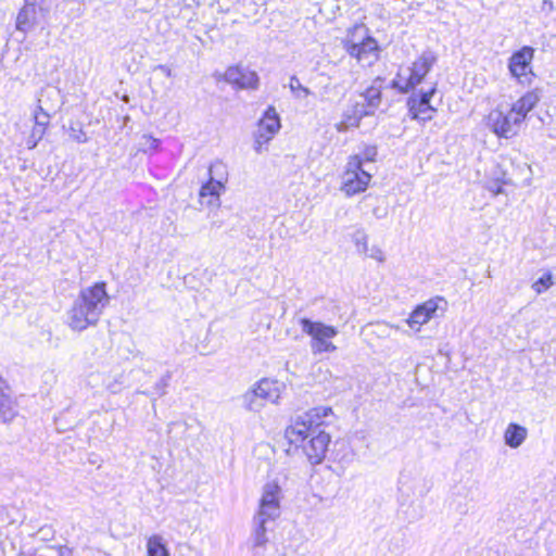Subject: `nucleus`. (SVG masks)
Masks as SVG:
<instances>
[{
	"mask_svg": "<svg viewBox=\"0 0 556 556\" xmlns=\"http://www.w3.org/2000/svg\"><path fill=\"white\" fill-rule=\"evenodd\" d=\"M282 490L277 481H268L262 489L256 517L262 520H276L280 516Z\"/></svg>",
	"mask_w": 556,
	"mask_h": 556,
	"instance_id": "11",
	"label": "nucleus"
},
{
	"mask_svg": "<svg viewBox=\"0 0 556 556\" xmlns=\"http://www.w3.org/2000/svg\"><path fill=\"white\" fill-rule=\"evenodd\" d=\"M342 45L346 53L362 66H371L379 59V46L364 25L349 29Z\"/></svg>",
	"mask_w": 556,
	"mask_h": 556,
	"instance_id": "3",
	"label": "nucleus"
},
{
	"mask_svg": "<svg viewBox=\"0 0 556 556\" xmlns=\"http://www.w3.org/2000/svg\"><path fill=\"white\" fill-rule=\"evenodd\" d=\"M155 70L168 78L172 77V70L167 65H159Z\"/></svg>",
	"mask_w": 556,
	"mask_h": 556,
	"instance_id": "34",
	"label": "nucleus"
},
{
	"mask_svg": "<svg viewBox=\"0 0 556 556\" xmlns=\"http://www.w3.org/2000/svg\"><path fill=\"white\" fill-rule=\"evenodd\" d=\"M28 15H29V9L24 8L22 9L16 17V28L21 31H26L28 29L29 23H28Z\"/></svg>",
	"mask_w": 556,
	"mask_h": 556,
	"instance_id": "28",
	"label": "nucleus"
},
{
	"mask_svg": "<svg viewBox=\"0 0 556 556\" xmlns=\"http://www.w3.org/2000/svg\"><path fill=\"white\" fill-rule=\"evenodd\" d=\"M434 62L435 56L432 53H422L410 66L399 71L393 86L402 92L409 91L422 81Z\"/></svg>",
	"mask_w": 556,
	"mask_h": 556,
	"instance_id": "8",
	"label": "nucleus"
},
{
	"mask_svg": "<svg viewBox=\"0 0 556 556\" xmlns=\"http://www.w3.org/2000/svg\"><path fill=\"white\" fill-rule=\"evenodd\" d=\"M534 58V49L525 46L515 51L508 59L507 68L510 76L521 86H530L534 78L532 71V61Z\"/></svg>",
	"mask_w": 556,
	"mask_h": 556,
	"instance_id": "9",
	"label": "nucleus"
},
{
	"mask_svg": "<svg viewBox=\"0 0 556 556\" xmlns=\"http://www.w3.org/2000/svg\"><path fill=\"white\" fill-rule=\"evenodd\" d=\"M330 415H332V408L329 406H317L303 414L306 420L317 429Z\"/></svg>",
	"mask_w": 556,
	"mask_h": 556,
	"instance_id": "23",
	"label": "nucleus"
},
{
	"mask_svg": "<svg viewBox=\"0 0 556 556\" xmlns=\"http://www.w3.org/2000/svg\"><path fill=\"white\" fill-rule=\"evenodd\" d=\"M542 10L545 12H552L554 10V3L552 0H544L542 4Z\"/></svg>",
	"mask_w": 556,
	"mask_h": 556,
	"instance_id": "35",
	"label": "nucleus"
},
{
	"mask_svg": "<svg viewBox=\"0 0 556 556\" xmlns=\"http://www.w3.org/2000/svg\"><path fill=\"white\" fill-rule=\"evenodd\" d=\"M554 285L553 275L545 273L542 277L532 283V289L536 294L547 291Z\"/></svg>",
	"mask_w": 556,
	"mask_h": 556,
	"instance_id": "26",
	"label": "nucleus"
},
{
	"mask_svg": "<svg viewBox=\"0 0 556 556\" xmlns=\"http://www.w3.org/2000/svg\"><path fill=\"white\" fill-rule=\"evenodd\" d=\"M9 394L5 381L0 377V397Z\"/></svg>",
	"mask_w": 556,
	"mask_h": 556,
	"instance_id": "36",
	"label": "nucleus"
},
{
	"mask_svg": "<svg viewBox=\"0 0 556 556\" xmlns=\"http://www.w3.org/2000/svg\"><path fill=\"white\" fill-rule=\"evenodd\" d=\"M286 390L283 381L262 378L243 394V405L250 412H261L267 403L279 405Z\"/></svg>",
	"mask_w": 556,
	"mask_h": 556,
	"instance_id": "4",
	"label": "nucleus"
},
{
	"mask_svg": "<svg viewBox=\"0 0 556 556\" xmlns=\"http://www.w3.org/2000/svg\"><path fill=\"white\" fill-rule=\"evenodd\" d=\"M435 85H433L427 91H422L418 94H413L408 99L407 104L412 118L422 123L432 119L437 110L430 104V100L435 93Z\"/></svg>",
	"mask_w": 556,
	"mask_h": 556,
	"instance_id": "12",
	"label": "nucleus"
},
{
	"mask_svg": "<svg viewBox=\"0 0 556 556\" xmlns=\"http://www.w3.org/2000/svg\"><path fill=\"white\" fill-rule=\"evenodd\" d=\"M35 125L39 127H46L49 123V115L39 108V111L35 113Z\"/></svg>",
	"mask_w": 556,
	"mask_h": 556,
	"instance_id": "32",
	"label": "nucleus"
},
{
	"mask_svg": "<svg viewBox=\"0 0 556 556\" xmlns=\"http://www.w3.org/2000/svg\"><path fill=\"white\" fill-rule=\"evenodd\" d=\"M361 111H355L352 105L348 106L342 113L341 119L334 125L339 132H345L350 129L357 128L362 121Z\"/></svg>",
	"mask_w": 556,
	"mask_h": 556,
	"instance_id": "20",
	"label": "nucleus"
},
{
	"mask_svg": "<svg viewBox=\"0 0 556 556\" xmlns=\"http://www.w3.org/2000/svg\"><path fill=\"white\" fill-rule=\"evenodd\" d=\"M46 132V127H39L37 125L34 126L33 128V131H31V138H36L37 140H41L43 135Z\"/></svg>",
	"mask_w": 556,
	"mask_h": 556,
	"instance_id": "33",
	"label": "nucleus"
},
{
	"mask_svg": "<svg viewBox=\"0 0 556 556\" xmlns=\"http://www.w3.org/2000/svg\"><path fill=\"white\" fill-rule=\"evenodd\" d=\"M381 101V92L377 87H369L364 92L359 93L354 101L352 106L355 111H361V116H369L375 113Z\"/></svg>",
	"mask_w": 556,
	"mask_h": 556,
	"instance_id": "17",
	"label": "nucleus"
},
{
	"mask_svg": "<svg viewBox=\"0 0 556 556\" xmlns=\"http://www.w3.org/2000/svg\"><path fill=\"white\" fill-rule=\"evenodd\" d=\"M441 303H445L442 298H433L424 302L409 314L406 324L413 331H420L421 327L435 316Z\"/></svg>",
	"mask_w": 556,
	"mask_h": 556,
	"instance_id": "14",
	"label": "nucleus"
},
{
	"mask_svg": "<svg viewBox=\"0 0 556 556\" xmlns=\"http://www.w3.org/2000/svg\"><path fill=\"white\" fill-rule=\"evenodd\" d=\"M363 160V167H365V163L375 162L377 157V148L374 146H368L363 149V151L358 154Z\"/></svg>",
	"mask_w": 556,
	"mask_h": 556,
	"instance_id": "30",
	"label": "nucleus"
},
{
	"mask_svg": "<svg viewBox=\"0 0 556 556\" xmlns=\"http://www.w3.org/2000/svg\"><path fill=\"white\" fill-rule=\"evenodd\" d=\"M77 140L80 141V142H85L87 139H86V136L83 135V136H78Z\"/></svg>",
	"mask_w": 556,
	"mask_h": 556,
	"instance_id": "38",
	"label": "nucleus"
},
{
	"mask_svg": "<svg viewBox=\"0 0 556 556\" xmlns=\"http://www.w3.org/2000/svg\"><path fill=\"white\" fill-rule=\"evenodd\" d=\"M220 79L232 85L237 89H256L258 87V76L254 71L241 66L228 67Z\"/></svg>",
	"mask_w": 556,
	"mask_h": 556,
	"instance_id": "15",
	"label": "nucleus"
},
{
	"mask_svg": "<svg viewBox=\"0 0 556 556\" xmlns=\"http://www.w3.org/2000/svg\"><path fill=\"white\" fill-rule=\"evenodd\" d=\"M377 328L379 330V334L382 336V337H389L390 336V330L391 329H394V330H399L400 327L396 326V325H393V324H390V323H377Z\"/></svg>",
	"mask_w": 556,
	"mask_h": 556,
	"instance_id": "31",
	"label": "nucleus"
},
{
	"mask_svg": "<svg viewBox=\"0 0 556 556\" xmlns=\"http://www.w3.org/2000/svg\"><path fill=\"white\" fill-rule=\"evenodd\" d=\"M159 146H160V140L156 139V138H153L152 136L150 135H144L142 137V142H141V150L143 152H149V151H154V150H157L159 149Z\"/></svg>",
	"mask_w": 556,
	"mask_h": 556,
	"instance_id": "29",
	"label": "nucleus"
},
{
	"mask_svg": "<svg viewBox=\"0 0 556 556\" xmlns=\"http://www.w3.org/2000/svg\"><path fill=\"white\" fill-rule=\"evenodd\" d=\"M269 520H262L260 517H254V529L251 534V542L254 547H262L264 546L267 541V529L266 523Z\"/></svg>",
	"mask_w": 556,
	"mask_h": 556,
	"instance_id": "21",
	"label": "nucleus"
},
{
	"mask_svg": "<svg viewBox=\"0 0 556 556\" xmlns=\"http://www.w3.org/2000/svg\"><path fill=\"white\" fill-rule=\"evenodd\" d=\"M299 323L302 331L311 338V350L314 354L333 353L337 351L338 348L332 342V339L339 333L337 327L308 318H301Z\"/></svg>",
	"mask_w": 556,
	"mask_h": 556,
	"instance_id": "5",
	"label": "nucleus"
},
{
	"mask_svg": "<svg viewBox=\"0 0 556 556\" xmlns=\"http://www.w3.org/2000/svg\"><path fill=\"white\" fill-rule=\"evenodd\" d=\"M39 140H37L36 138H31V136L28 138L27 140V146H28V149H34L36 148V146L38 144Z\"/></svg>",
	"mask_w": 556,
	"mask_h": 556,
	"instance_id": "37",
	"label": "nucleus"
},
{
	"mask_svg": "<svg viewBox=\"0 0 556 556\" xmlns=\"http://www.w3.org/2000/svg\"><path fill=\"white\" fill-rule=\"evenodd\" d=\"M123 100H124V101H128V97H127V96H125V97L123 98Z\"/></svg>",
	"mask_w": 556,
	"mask_h": 556,
	"instance_id": "41",
	"label": "nucleus"
},
{
	"mask_svg": "<svg viewBox=\"0 0 556 556\" xmlns=\"http://www.w3.org/2000/svg\"><path fill=\"white\" fill-rule=\"evenodd\" d=\"M110 302L104 282H97L80 291L67 312V325L74 331L96 326Z\"/></svg>",
	"mask_w": 556,
	"mask_h": 556,
	"instance_id": "2",
	"label": "nucleus"
},
{
	"mask_svg": "<svg viewBox=\"0 0 556 556\" xmlns=\"http://www.w3.org/2000/svg\"><path fill=\"white\" fill-rule=\"evenodd\" d=\"M372 175L363 167V160L359 155H350L348 157L344 170L341 175L340 190L346 197L366 191Z\"/></svg>",
	"mask_w": 556,
	"mask_h": 556,
	"instance_id": "6",
	"label": "nucleus"
},
{
	"mask_svg": "<svg viewBox=\"0 0 556 556\" xmlns=\"http://www.w3.org/2000/svg\"><path fill=\"white\" fill-rule=\"evenodd\" d=\"M352 240L356 247L358 253L370 257L379 263H383L386 261V255L383 250L374 244H368V238L364 230L358 229L353 233Z\"/></svg>",
	"mask_w": 556,
	"mask_h": 556,
	"instance_id": "18",
	"label": "nucleus"
},
{
	"mask_svg": "<svg viewBox=\"0 0 556 556\" xmlns=\"http://www.w3.org/2000/svg\"><path fill=\"white\" fill-rule=\"evenodd\" d=\"M281 128L280 117L274 106L267 108L258 122L254 136V151L258 154L267 150L268 143Z\"/></svg>",
	"mask_w": 556,
	"mask_h": 556,
	"instance_id": "10",
	"label": "nucleus"
},
{
	"mask_svg": "<svg viewBox=\"0 0 556 556\" xmlns=\"http://www.w3.org/2000/svg\"><path fill=\"white\" fill-rule=\"evenodd\" d=\"M541 100L539 89H531L518 98L510 106L496 105L484 115L482 124L494 136L500 139L516 137L528 114L538 105Z\"/></svg>",
	"mask_w": 556,
	"mask_h": 556,
	"instance_id": "1",
	"label": "nucleus"
},
{
	"mask_svg": "<svg viewBox=\"0 0 556 556\" xmlns=\"http://www.w3.org/2000/svg\"><path fill=\"white\" fill-rule=\"evenodd\" d=\"M108 388L111 390V392L115 393L117 392V388L115 386H108Z\"/></svg>",
	"mask_w": 556,
	"mask_h": 556,
	"instance_id": "39",
	"label": "nucleus"
},
{
	"mask_svg": "<svg viewBox=\"0 0 556 556\" xmlns=\"http://www.w3.org/2000/svg\"><path fill=\"white\" fill-rule=\"evenodd\" d=\"M509 180L506 178V175L503 174L501 177L495 180L486 182V190L494 197L504 193L503 185H507Z\"/></svg>",
	"mask_w": 556,
	"mask_h": 556,
	"instance_id": "27",
	"label": "nucleus"
},
{
	"mask_svg": "<svg viewBox=\"0 0 556 556\" xmlns=\"http://www.w3.org/2000/svg\"><path fill=\"white\" fill-rule=\"evenodd\" d=\"M317 430L314 425L301 415L287 427L285 435L290 444L301 447L313 435V432Z\"/></svg>",
	"mask_w": 556,
	"mask_h": 556,
	"instance_id": "16",
	"label": "nucleus"
},
{
	"mask_svg": "<svg viewBox=\"0 0 556 556\" xmlns=\"http://www.w3.org/2000/svg\"><path fill=\"white\" fill-rule=\"evenodd\" d=\"M331 86L330 85H327L325 86V90L324 92L321 93L323 97H325L327 94V90L330 88Z\"/></svg>",
	"mask_w": 556,
	"mask_h": 556,
	"instance_id": "40",
	"label": "nucleus"
},
{
	"mask_svg": "<svg viewBox=\"0 0 556 556\" xmlns=\"http://www.w3.org/2000/svg\"><path fill=\"white\" fill-rule=\"evenodd\" d=\"M330 441V435L318 429L301 448L311 464L318 465L325 459Z\"/></svg>",
	"mask_w": 556,
	"mask_h": 556,
	"instance_id": "13",
	"label": "nucleus"
},
{
	"mask_svg": "<svg viewBox=\"0 0 556 556\" xmlns=\"http://www.w3.org/2000/svg\"><path fill=\"white\" fill-rule=\"evenodd\" d=\"M148 556H169L166 542L159 534L151 535L147 542Z\"/></svg>",
	"mask_w": 556,
	"mask_h": 556,
	"instance_id": "22",
	"label": "nucleus"
},
{
	"mask_svg": "<svg viewBox=\"0 0 556 556\" xmlns=\"http://www.w3.org/2000/svg\"><path fill=\"white\" fill-rule=\"evenodd\" d=\"M228 179L227 166L222 161H214L208 167V180L202 185L199 191L200 200L207 206L218 207L220 195L226 189Z\"/></svg>",
	"mask_w": 556,
	"mask_h": 556,
	"instance_id": "7",
	"label": "nucleus"
},
{
	"mask_svg": "<svg viewBox=\"0 0 556 556\" xmlns=\"http://www.w3.org/2000/svg\"><path fill=\"white\" fill-rule=\"evenodd\" d=\"M16 415L14 403L9 394L0 397V421L9 422Z\"/></svg>",
	"mask_w": 556,
	"mask_h": 556,
	"instance_id": "24",
	"label": "nucleus"
},
{
	"mask_svg": "<svg viewBox=\"0 0 556 556\" xmlns=\"http://www.w3.org/2000/svg\"><path fill=\"white\" fill-rule=\"evenodd\" d=\"M289 88L293 97L298 100H304L312 94V91L303 86L296 76L290 78Z\"/></svg>",
	"mask_w": 556,
	"mask_h": 556,
	"instance_id": "25",
	"label": "nucleus"
},
{
	"mask_svg": "<svg viewBox=\"0 0 556 556\" xmlns=\"http://www.w3.org/2000/svg\"><path fill=\"white\" fill-rule=\"evenodd\" d=\"M527 437V428L515 422L508 424L503 435L505 444L510 448H518L521 446Z\"/></svg>",
	"mask_w": 556,
	"mask_h": 556,
	"instance_id": "19",
	"label": "nucleus"
}]
</instances>
